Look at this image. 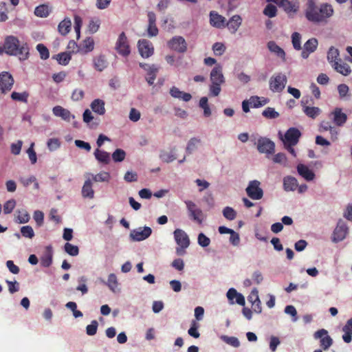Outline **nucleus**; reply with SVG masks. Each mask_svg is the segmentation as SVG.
Segmentation results:
<instances>
[{"label":"nucleus","mask_w":352,"mask_h":352,"mask_svg":"<svg viewBox=\"0 0 352 352\" xmlns=\"http://www.w3.org/2000/svg\"><path fill=\"white\" fill-rule=\"evenodd\" d=\"M332 6L327 3L317 5L316 1L305 3V16L306 19L315 24L327 23L333 15Z\"/></svg>","instance_id":"1"},{"label":"nucleus","mask_w":352,"mask_h":352,"mask_svg":"<svg viewBox=\"0 0 352 352\" xmlns=\"http://www.w3.org/2000/svg\"><path fill=\"white\" fill-rule=\"evenodd\" d=\"M6 54L10 56H19L21 60L29 58V47L28 43L20 45L19 40L14 36H7L4 40Z\"/></svg>","instance_id":"2"},{"label":"nucleus","mask_w":352,"mask_h":352,"mask_svg":"<svg viewBox=\"0 0 352 352\" xmlns=\"http://www.w3.org/2000/svg\"><path fill=\"white\" fill-rule=\"evenodd\" d=\"M174 239L178 247L176 248L177 255H183L190 245V239L188 234L182 229H176L174 232Z\"/></svg>","instance_id":"3"},{"label":"nucleus","mask_w":352,"mask_h":352,"mask_svg":"<svg viewBox=\"0 0 352 352\" xmlns=\"http://www.w3.org/2000/svg\"><path fill=\"white\" fill-rule=\"evenodd\" d=\"M287 82L285 74L278 73L272 76L270 80V89L273 92H281L285 87Z\"/></svg>","instance_id":"4"},{"label":"nucleus","mask_w":352,"mask_h":352,"mask_svg":"<svg viewBox=\"0 0 352 352\" xmlns=\"http://www.w3.org/2000/svg\"><path fill=\"white\" fill-rule=\"evenodd\" d=\"M260 186L261 182L258 180H252L249 182L245 190L250 198L254 200H258L263 197V190Z\"/></svg>","instance_id":"5"},{"label":"nucleus","mask_w":352,"mask_h":352,"mask_svg":"<svg viewBox=\"0 0 352 352\" xmlns=\"http://www.w3.org/2000/svg\"><path fill=\"white\" fill-rule=\"evenodd\" d=\"M300 136L301 133L298 129L291 127L285 132L282 140L284 145L295 146L298 144Z\"/></svg>","instance_id":"6"},{"label":"nucleus","mask_w":352,"mask_h":352,"mask_svg":"<svg viewBox=\"0 0 352 352\" xmlns=\"http://www.w3.org/2000/svg\"><path fill=\"white\" fill-rule=\"evenodd\" d=\"M349 228L342 219H339L333 232L332 241L338 243L344 240L348 233Z\"/></svg>","instance_id":"7"},{"label":"nucleus","mask_w":352,"mask_h":352,"mask_svg":"<svg viewBox=\"0 0 352 352\" xmlns=\"http://www.w3.org/2000/svg\"><path fill=\"white\" fill-rule=\"evenodd\" d=\"M316 340L320 339V346L326 351L333 344V339L328 335V331L324 329H321L316 331L314 334Z\"/></svg>","instance_id":"8"},{"label":"nucleus","mask_w":352,"mask_h":352,"mask_svg":"<svg viewBox=\"0 0 352 352\" xmlns=\"http://www.w3.org/2000/svg\"><path fill=\"white\" fill-rule=\"evenodd\" d=\"M185 204L189 212L190 217L195 221L197 222L199 224H201L204 220V214L202 210L197 208L196 204L192 201H186Z\"/></svg>","instance_id":"9"},{"label":"nucleus","mask_w":352,"mask_h":352,"mask_svg":"<svg viewBox=\"0 0 352 352\" xmlns=\"http://www.w3.org/2000/svg\"><path fill=\"white\" fill-rule=\"evenodd\" d=\"M14 82V78L9 72H1L0 74V91L1 94H6L10 91L13 87Z\"/></svg>","instance_id":"10"},{"label":"nucleus","mask_w":352,"mask_h":352,"mask_svg":"<svg viewBox=\"0 0 352 352\" xmlns=\"http://www.w3.org/2000/svg\"><path fill=\"white\" fill-rule=\"evenodd\" d=\"M116 50L119 54L123 56H127L129 55L131 52L130 47L124 32H122L119 35V37L116 44Z\"/></svg>","instance_id":"11"},{"label":"nucleus","mask_w":352,"mask_h":352,"mask_svg":"<svg viewBox=\"0 0 352 352\" xmlns=\"http://www.w3.org/2000/svg\"><path fill=\"white\" fill-rule=\"evenodd\" d=\"M169 48L179 53H184L187 50V43L186 40L181 36L173 37L168 42Z\"/></svg>","instance_id":"12"},{"label":"nucleus","mask_w":352,"mask_h":352,"mask_svg":"<svg viewBox=\"0 0 352 352\" xmlns=\"http://www.w3.org/2000/svg\"><path fill=\"white\" fill-rule=\"evenodd\" d=\"M85 181L82 187L81 194L85 199H92L94 198V190L93 188V182L91 179V173H86L85 174Z\"/></svg>","instance_id":"13"},{"label":"nucleus","mask_w":352,"mask_h":352,"mask_svg":"<svg viewBox=\"0 0 352 352\" xmlns=\"http://www.w3.org/2000/svg\"><path fill=\"white\" fill-rule=\"evenodd\" d=\"M257 149L261 153L272 154L274 153L275 144L269 138L261 137L257 142Z\"/></svg>","instance_id":"14"},{"label":"nucleus","mask_w":352,"mask_h":352,"mask_svg":"<svg viewBox=\"0 0 352 352\" xmlns=\"http://www.w3.org/2000/svg\"><path fill=\"white\" fill-rule=\"evenodd\" d=\"M138 50L142 57L147 58L154 53V47L151 41L142 39L138 43Z\"/></svg>","instance_id":"15"},{"label":"nucleus","mask_w":352,"mask_h":352,"mask_svg":"<svg viewBox=\"0 0 352 352\" xmlns=\"http://www.w3.org/2000/svg\"><path fill=\"white\" fill-rule=\"evenodd\" d=\"M309 101L312 102V99L305 97L302 99L300 102L302 107V110L306 116L312 119H315L320 114L321 110L318 107L307 106V104L309 103Z\"/></svg>","instance_id":"16"},{"label":"nucleus","mask_w":352,"mask_h":352,"mask_svg":"<svg viewBox=\"0 0 352 352\" xmlns=\"http://www.w3.org/2000/svg\"><path fill=\"white\" fill-rule=\"evenodd\" d=\"M152 230L150 227L145 226L143 228L133 230L130 234V236L134 241H140L145 240L151 236Z\"/></svg>","instance_id":"17"},{"label":"nucleus","mask_w":352,"mask_h":352,"mask_svg":"<svg viewBox=\"0 0 352 352\" xmlns=\"http://www.w3.org/2000/svg\"><path fill=\"white\" fill-rule=\"evenodd\" d=\"M148 27L146 29L148 36L149 37L156 36L159 33V30L156 25V15L153 12H148Z\"/></svg>","instance_id":"18"},{"label":"nucleus","mask_w":352,"mask_h":352,"mask_svg":"<svg viewBox=\"0 0 352 352\" xmlns=\"http://www.w3.org/2000/svg\"><path fill=\"white\" fill-rule=\"evenodd\" d=\"M210 23L212 27L222 29L226 28V19L216 11L210 12Z\"/></svg>","instance_id":"19"},{"label":"nucleus","mask_w":352,"mask_h":352,"mask_svg":"<svg viewBox=\"0 0 352 352\" xmlns=\"http://www.w3.org/2000/svg\"><path fill=\"white\" fill-rule=\"evenodd\" d=\"M318 44V43L316 38H309L304 44V47L301 52V56L305 59L307 58L311 53H313L316 50Z\"/></svg>","instance_id":"20"},{"label":"nucleus","mask_w":352,"mask_h":352,"mask_svg":"<svg viewBox=\"0 0 352 352\" xmlns=\"http://www.w3.org/2000/svg\"><path fill=\"white\" fill-rule=\"evenodd\" d=\"M242 18L239 14L232 16L228 21H226V27L232 34H235L242 23Z\"/></svg>","instance_id":"21"},{"label":"nucleus","mask_w":352,"mask_h":352,"mask_svg":"<svg viewBox=\"0 0 352 352\" xmlns=\"http://www.w3.org/2000/svg\"><path fill=\"white\" fill-rule=\"evenodd\" d=\"M226 296L231 304L234 303V298L236 299V302L239 305L243 306L245 303L244 296L241 294L238 293L234 288L229 289Z\"/></svg>","instance_id":"22"},{"label":"nucleus","mask_w":352,"mask_h":352,"mask_svg":"<svg viewBox=\"0 0 352 352\" xmlns=\"http://www.w3.org/2000/svg\"><path fill=\"white\" fill-rule=\"evenodd\" d=\"M210 80L212 83L223 84L224 82L222 67L220 65H217L211 71Z\"/></svg>","instance_id":"23"},{"label":"nucleus","mask_w":352,"mask_h":352,"mask_svg":"<svg viewBox=\"0 0 352 352\" xmlns=\"http://www.w3.org/2000/svg\"><path fill=\"white\" fill-rule=\"evenodd\" d=\"M53 113L57 116L60 117L63 120L69 122L71 118H74V116L72 115L70 111L61 106H56L52 109Z\"/></svg>","instance_id":"24"},{"label":"nucleus","mask_w":352,"mask_h":352,"mask_svg":"<svg viewBox=\"0 0 352 352\" xmlns=\"http://www.w3.org/2000/svg\"><path fill=\"white\" fill-rule=\"evenodd\" d=\"M297 171L307 181H312L315 178L314 173L304 164H298Z\"/></svg>","instance_id":"25"},{"label":"nucleus","mask_w":352,"mask_h":352,"mask_svg":"<svg viewBox=\"0 0 352 352\" xmlns=\"http://www.w3.org/2000/svg\"><path fill=\"white\" fill-rule=\"evenodd\" d=\"M170 94L173 98L181 99L185 102H188L192 98L190 94L182 91L175 86L170 88Z\"/></svg>","instance_id":"26"},{"label":"nucleus","mask_w":352,"mask_h":352,"mask_svg":"<svg viewBox=\"0 0 352 352\" xmlns=\"http://www.w3.org/2000/svg\"><path fill=\"white\" fill-rule=\"evenodd\" d=\"M331 113L333 115V122L337 126H342L346 122L347 116L344 113L342 112L340 108H336Z\"/></svg>","instance_id":"27"},{"label":"nucleus","mask_w":352,"mask_h":352,"mask_svg":"<svg viewBox=\"0 0 352 352\" xmlns=\"http://www.w3.org/2000/svg\"><path fill=\"white\" fill-rule=\"evenodd\" d=\"M104 105L105 103L102 100L95 99L91 102L90 107L94 113L100 116H103L106 111Z\"/></svg>","instance_id":"28"},{"label":"nucleus","mask_w":352,"mask_h":352,"mask_svg":"<svg viewBox=\"0 0 352 352\" xmlns=\"http://www.w3.org/2000/svg\"><path fill=\"white\" fill-rule=\"evenodd\" d=\"M298 186L297 179L292 176H286L283 179V188L286 191H294Z\"/></svg>","instance_id":"29"},{"label":"nucleus","mask_w":352,"mask_h":352,"mask_svg":"<svg viewBox=\"0 0 352 352\" xmlns=\"http://www.w3.org/2000/svg\"><path fill=\"white\" fill-rule=\"evenodd\" d=\"M53 250L52 246L46 248L44 254L41 258V265L43 267H48L52 263Z\"/></svg>","instance_id":"30"},{"label":"nucleus","mask_w":352,"mask_h":352,"mask_svg":"<svg viewBox=\"0 0 352 352\" xmlns=\"http://www.w3.org/2000/svg\"><path fill=\"white\" fill-rule=\"evenodd\" d=\"M332 67L337 72L344 76H348L351 72L350 66L347 63H342L341 60L333 63Z\"/></svg>","instance_id":"31"},{"label":"nucleus","mask_w":352,"mask_h":352,"mask_svg":"<svg viewBox=\"0 0 352 352\" xmlns=\"http://www.w3.org/2000/svg\"><path fill=\"white\" fill-rule=\"evenodd\" d=\"M71 28L72 21L69 18L66 17L59 23L58 31L61 35L66 36L70 32Z\"/></svg>","instance_id":"32"},{"label":"nucleus","mask_w":352,"mask_h":352,"mask_svg":"<svg viewBox=\"0 0 352 352\" xmlns=\"http://www.w3.org/2000/svg\"><path fill=\"white\" fill-rule=\"evenodd\" d=\"M267 47L269 50L276 54L278 57L281 58L283 60H285V52L279 47L274 41H270L267 43Z\"/></svg>","instance_id":"33"},{"label":"nucleus","mask_w":352,"mask_h":352,"mask_svg":"<svg viewBox=\"0 0 352 352\" xmlns=\"http://www.w3.org/2000/svg\"><path fill=\"white\" fill-rule=\"evenodd\" d=\"M94 156L99 162L104 164H108L110 162V155L107 151L97 148L94 151Z\"/></svg>","instance_id":"34"},{"label":"nucleus","mask_w":352,"mask_h":352,"mask_svg":"<svg viewBox=\"0 0 352 352\" xmlns=\"http://www.w3.org/2000/svg\"><path fill=\"white\" fill-rule=\"evenodd\" d=\"M94 68L99 71H103L108 65V63L104 55H100L94 59Z\"/></svg>","instance_id":"35"},{"label":"nucleus","mask_w":352,"mask_h":352,"mask_svg":"<svg viewBox=\"0 0 352 352\" xmlns=\"http://www.w3.org/2000/svg\"><path fill=\"white\" fill-rule=\"evenodd\" d=\"M91 179L92 182H109L111 179V175L109 173L102 171L96 175L91 173Z\"/></svg>","instance_id":"36"},{"label":"nucleus","mask_w":352,"mask_h":352,"mask_svg":"<svg viewBox=\"0 0 352 352\" xmlns=\"http://www.w3.org/2000/svg\"><path fill=\"white\" fill-rule=\"evenodd\" d=\"M50 12L51 10L47 5L42 4L36 7L34 14L41 18H45L49 16Z\"/></svg>","instance_id":"37"},{"label":"nucleus","mask_w":352,"mask_h":352,"mask_svg":"<svg viewBox=\"0 0 352 352\" xmlns=\"http://www.w3.org/2000/svg\"><path fill=\"white\" fill-rule=\"evenodd\" d=\"M284 10L287 13L296 12L298 10L299 6L296 3H292L288 0H283L280 3Z\"/></svg>","instance_id":"38"},{"label":"nucleus","mask_w":352,"mask_h":352,"mask_svg":"<svg viewBox=\"0 0 352 352\" xmlns=\"http://www.w3.org/2000/svg\"><path fill=\"white\" fill-rule=\"evenodd\" d=\"M339 51L338 49L334 47H331L327 53V59L328 61L332 65L335 62L340 61V58H339Z\"/></svg>","instance_id":"39"},{"label":"nucleus","mask_w":352,"mask_h":352,"mask_svg":"<svg viewBox=\"0 0 352 352\" xmlns=\"http://www.w3.org/2000/svg\"><path fill=\"white\" fill-rule=\"evenodd\" d=\"M30 214L26 210H19L16 211V221L19 223H25L30 220Z\"/></svg>","instance_id":"40"},{"label":"nucleus","mask_w":352,"mask_h":352,"mask_svg":"<svg viewBox=\"0 0 352 352\" xmlns=\"http://www.w3.org/2000/svg\"><path fill=\"white\" fill-rule=\"evenodd\" d=\"M56 60L60 65H67L69 64L72 56L70 52H61L56 55Z\"/></svg>","instance_id":"41"},{"label":"nucleus","mask_w":352,"mask_h":352,"mask_svg":"<svg viewBox=\"0 0 352 352\" xmlns=\"http://www.w3.org/2000/svg\"><path fill=\"white\" fill-rule=\"evenodd\" d=\"M269 100L267 98H263L262 100L258 96H251L250 98V102L252 104V107L254 108H258L262 106H264L268 102Z\"/></svg>","instance_id":"42"},{"label":"nucleus","mask_w":352,"mask_h":352,"mask_svg":"<svg viewBox=\"0 0 352 352\" xmlns=\"http://www.w3.org/2000/svg\"><path fill=\"white\" fill-rule=\"evenodd\" d=\"M102 282L106 284L113 292H116V289L118 285V279L116 274H110L109 275L107 282H104V280Z\"/></svg>","instance_id":"43"},{"label":"nucleus","mask_w":352,"mask_h":352,"mask_svg":"<svg viewBox=\"0 0 352 352\" xmlns=\"http://www.w3.org/2000/svg\"><path fill=\"white\" fill-rule=\"evenodd\" d=\"M157 71L158 69L154 65L149 67L147 72L148 76L146 78V80L150 85H152L154 83Z\"/></svg>","instance_id":"44"},{"label":"nucleus","mask_w":352,"mask_h":352,"mask_svg":"<svg viewBox=\"0 0 352 352\" xmlns=\"http://www.w3.org/2000/svg\"><path fill=\"white\" fill-rule=\"evenodd\" d=\"M28 97L29 94L27 91H23L22 93L13 91L11 94V98L14 101L27 102Z\"/></svg>","instance_id":"45"},{"label":"nucleus","mask_w":352,"mask_h":352,"mask_svg":"<svg viewBox=\"0 0 352 352\" xmlns=\"http://www.w3.org/2000/svg\"><path fill=\"white\" fill-rule=\"evenodd\" d=\"M199 107L204 109V115L205 117H209L211 116V110L208 104V98L202 97L199 100Z\"/></svg>","instance_id":"46"},{"label":"nucleus","mask_w":352,"mask_h":352,"mask_svg":"<svg viewBox=\"0 0 352 352\" xmlns=\"http://www.w3.org/2000/svg\"><path fill=\"white\" fill-rule=\"evenodd\" d=\"M94 48V41L91 38H87L83 41L82 49L80 50L83 53L91 52Z\"/></svg>","instance_id":"47"},{"label":"nucleus","mask_w":352,"mask_h":352,"mask_svg":"<svg viewBox=\"0 0 352 352\" xmlns=\"http://www.w3.org/2000/svg\"><path fill=\"white\" fill-rule=\"evenodd\" d=\"M65 251L70 256H75L79 254L78 247L69 243H66L64 246Z\"/></svg>","instance_id":"48"},{"label":"nucleus","mask_w":352,"mask_h":352,"mask_svg":"<svg viewBox=\"0 0 352 352\" xmlns=\"http://www.w3.org/2000/svg\"><path fill=\"white\" fill-rule=\"evenodd\" d=\"M126 157V153L121 148H117L112 154V159L115 162H122Z\"/></svg>","instance_id":"49"},{"label":"nucleus","mask_w":352,"mask_h":352,"mask_svg":"<svg viewBox=\"0 0 352 352\" xmlns=\"http://www.w3.org/2000/svg\"><path fill=\"white\" fill-rule=\"evenodd\" d=\"M292 42L295 50H301V35L298 32H294L292 34Z\"/></svg>","instance_id":"50"},{"label":"nucleus","mask_w":352,"mask_h":352,"mask_svg":"<svg viewBox=\"0 0 352 352\" xmlns=\"http://www.w3.org/2000/svg\"><path fill=\"white\" fill-rule=\"evenodd\" d=\"M223 217L228 220H234L236 217V211L231 207L226 206L223 210Z\"/></svg>","instance_id":"51"},{"label":"nucleus","mask_w":352,"mask_h":352,"mask_svg":"<svg viewBox=\"0 0 352 352\" xmlns=\"http://www.w3.org/2000/svg\"><path fill=\"white\" fill-rule=\"evenodd\" d=\"M36 50L39 52L41 58L43 60H47L50 57V52L48 49L42 43H39L36 45Z\"/></svg>","instance_id":"52"},{"label":"nucleus","mask_w":352,"mask_h":352,"mask_svg":"<svg viewBox=\"0 0 352 352\" xmlns=\"http://www.w3.org/2000/svg\"><path fill=\"white\" fill-rule=\"evenodd\" d=\"M277 8L274 5L267 4L263 10V14L270 18L274 17L276 15Z\"/></svg>","instance_id":"53"},{"label":"nucleus","mask_w":352,"mask_h":352,"mask_svg":"<svg viewBox=\"0 0 352 352\" xmlns=\"http://www.w3.org/2000/svg\"><path fill=\"white\" fill-rule=\"evenodd\" d=\"M21 233L23 236L28 239H32L34 236V232L32 228L30 226H25L21 227Z\"/></svg>","instance_id":"54"},{"label":"nucleus","mask_w":352,"mask_h":352,"mask_svg":"<svg viewBox=\"0 0 352 352\" xmlns=\"http://www.w3.org/2000/svg\"><path fill=\"white\" fill-rule=\"evenodd\" d=\"M262 115L267 118H276L279 116V113L275 111L274 108L267 107L262 113Z\"/></svg>","instance_id":"55"},{"label":"nucleus","mask_w":352,"mask_h":352,"mask_svg":"<svg viewBox=\"0 0 352 352\" xmlns=\"http://www.w3.org/2000/svg\"><path fill=\"white\" fill-rule=\"evenodd\" d=\"M200 142V139L196 138H191L188 143L186 151L188 153H191L197 148Z\"/></svg>","instance_id":"56"},{"label":"nucleus","mask_w":352,"mask_h":352,"mask_svg":"<svg viewBox=\"0 0 352 352\" xmlns=\"http://www.w3.org/2000/svg\"><path fill=\"white\" fill-rule=\"evenodd\" d=\"M16 206V201L14 199H10L7 201L3 205L4 214L11 213Z\"/></svg>","instance_id":"57"},{"label":"nucleus","mask_w":352,"mask_h":352,"mask_svg":"<svg viewBox=\"0 0 352 352\" xmlns=\"http://www.w3.org/2000/svg\"><path fill=\"white\" fill-rule=\"evenodd\" d=\"M98 323L96 320H92L90 324L86 327V333L89 336H94L98 329Z\"/></svg>","instance_id":"58"},{"label":"nucleus","mask_w":352,"mask_h":352,"mask_svg":"<svg viewBox=\"0 0 352 352\" xmlns=\"http://www.w3.org/2000/svg\"><path fill=\"white\" fill-rule=\"evenodd\" d=\"M212 50L216 56H221L225 52L226 46L222 43H215L212 45Z\"/></svg>","instance_id":"59"},{"label":"nucleus","mask_w":352,"mask_h":352,"mask_svg":"<svg viewBox=\"0 0 352 352\" xmlns=\"http://www.w3.org/2000/svg\"><path fill=\"white\" fill-rule=\"evenodd\" d=\"M47 148L50 151H53L60 147V143L57 138H50L47 142Z\"/></svg>","instance_id":"60"},{"label":"nucleus","mask_w":352,"mask_h":352,"mask_svg":"<svg viewBox=\"0 0 352 352\" xmlns=\"http://www.w3.org/2000/svg\"><path fill=\"white\" fill-rule=\"evenodd\" d=\"M197 329H198V325H197V322L193 320L191 323V326H190V329L188 331V334L195 338H199L200 333H199Z\"/></svg>","instance_id":"61"},{"label":"nucleus","mask_w":352,"mask_h":352,"mask_svg":"<svg viewBox=\"0 0 352 352\" xmlns=\"http://www.w3.org/2000/svg\"><path fill=\"white\" fill-rule=\"evenodd\" d=\"M87 281V278L85 276H81L79 279H78V282L80 283L81 284H80L77 287H76V289L78 291H80L82 292V294H85L87 293L88 292V288L87 287V285H85V282Z\"/></svg>","instance_id":"62"},{"label":"nucleus","mask_w":352,"mask_h":352,"mask_svg":"<svg viewBox=\"0 0 352 352\" xmlns=\"http://www.w3.org/2000/svg\"><path fill=\"white\" fill-rule=\"evenodd\" d=\"M210 239L208 236H206L204 234L200 233L198 235V243L201 247H207L210 245Z\"/></svg>","instance_id":"63"},{"label":"nucleus","mask_w":352,"mask_h":352,"mask_svg":"<svg viewBox=\"0 0 352 352\" xmlns=\"http://www.w3.org/2000/svg\"><path fill=\"white\" fill-rule=\"evenodd\" d=\"M273 162L277 164H285L287 162V157L285 154L278 153L274 156Z\"/></svg>","instance_id":"64"}]
</instances>
